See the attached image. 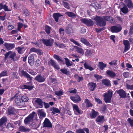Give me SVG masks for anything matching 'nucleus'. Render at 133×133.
<instances>
[{
	"mask_svg": "<svg viewBox=\"0 0 133 133\" xmlns=\"http://www.w3.org/2000/svg\"><path fill=\"white\" fill-rule=\"evenodd\" d=\"M4 59H7L9 58L12 61L15 62L19 60L20 58V55L16 54V53L14 51H10L7 52L4 54Z\"/></svg>",
	"mask_w": 133,
	"mask_h": 133,
	"instance_id": "nucleus-3",
	"label": "nucleus"
},
{
	"mask_svg": "<svg viewBox=\"0 0 133 133\" xmlns=\"http://www.w3.org/2000/svg\"><path fill=\"white\" fill-rule=\"evenodd\" d=\"M3 9L5 11H11L8 9V7L6 4H4L3 3H0V10Z\"/></svg>",
	"mask_w": 133,
	"mask_h": 133,
	"instance_id": "nucleus-26",
	"label": "nucleus"
},
{
	"mask_svg": "<svg viewBox=\"0 0 133 133\" xmlns=\"http://www.w3.org/2000/svg\"><path fill=\"white\" fill-rule=\"evenodd\" d=\"M81 22L86 24L88 26H91L94 25V23L91 19H87L83 18L81 20Z\"/></svg>",
	"mask_w": 133,
	"mask_h": 133,
	"instance_id": "nucleus-8",
	"label": "nucleus"
},
{
	"mask_svg": "<svg viewBox=\"0 0 133 133\" xmlns=\"http://www.w3.org/2000/svg\"><path fill=\"white\" fill-rule=\"evenodd\" d=\"M107 74L111 78L115 77L116 76V74L112 71L110 70H108L106 71Z\"/></svg>",
	"mask_w": 133,
	"mask_h": 133,
	"instance_id": "nucleus-24",
	"label": "nucleus"
},
{
	"mask_svg": "<svg viewBox=\"0 0 133 133\" xmlns=\"http://www.w3.org/2000/svg\"><path fill=\"white\" fill-rule=\"evenodd\" d=\"M23 14L25 16L29 15L30 12L29 11L26 9H25L23 10Z\"/></svg>",
	"mask_w": 133,
	"mask_h": 133,
	"instance_id": "nucleus-48",
	"label": "nucleus"
},
{
	"mask_svg": "<svg viewBox=\"0 0 133 133\" xmlns=\"http://www.w3.org/2000/svg\"><path fill=\"white\" fill-rule=\"evenodd\" d=\"M76 133H85L83 130L82 129H79L76 131Z\"/></svg>",
	"mask_w": 133,
	"mask_h": 133,
	"instance_id": "nucleus-62",
	"label": "nucleus"
},
{
	"mask_svg": "<svg viewBox=\"0 0 133 133\" xmlns=\"http://www.w3.org/2000/svg\"><path fill=\"white\" fill-rule=\"evenodd\" d=\"M94 19L97 23V25L100 26H104L106 25V21L112 23L115 22L114 19L112 17L108 16H106L101 17L96 16Z\"/></svg>",
	"mask_w": 133,
	"mask_h": 133,
	"instance_id": "nucleus-2",
	"label": "nucleus"
},
{
	"mask_svg": "<svg viewBox=\"0 0 133 133\" xmlns=\"http://www.w3.org/2000/svg\"><path fill=\"white\" fill-rule=\"evenodd\" d=\"M38 112L40 116L39 118H41L42 117H45L46 114L44 112L42 111L41 110H39L38 111Z\"/></svg>",
	"mask_w": 133,
	"mask_h": 133,
	"instance_id": "nucleus-40",
	"label": "nucleus"
},
{
	"mask_svg": "<svg viewBox=\"0 0 133 133\" xmlns=\"http://www.w3.org/2000/svg\"><path fill=\"white\" fill-rule=\"evenodd\" d=\"M62 16L60 13L58 12L55 13L53 15V17L56 22H58L59 17Z\"/></svg>",
	"mask_w": 133,
	"mask_h": 133,
	"instance_id": "nucleus-25",
	"label": "nucleus"
},
{
	"mask_svg": "<svg viewBox=\"0 0 133 133\" xmlns=\"http://www.w3.org/2000/svg\"><path fill=\"white\" fill-rule=\"evenodd\" d=\"M107 64L103 63V62H99L98 63V67L102 70H103L104 68L107 66Z\"/></svg>",
	"mask_w": 133,
	"mask_h": 133,
	"instance_id": "nucleus-31",
	"label": "nucleus"
},
{
	"mask_svg": "<svg viewBox=\"0 0 133 133\" xmlns=\"http://www.w3.org/2000/svg\"><path fill=\"white\" fill-rule=\"evenodd\" d=\"M123 43L124 45V52L128 51L130 48V43L127 40L123 41Z\"/></svg>",
	"mask_w": 133,
	"mask_h": 133,
	"instance_id": "nucleus-14",
	"label": "nucleus"
},
{
	"mask_svg": "<svg viewBox=\"0 0 133 133\" xmlns=\"http://www.w3.org/2000/svg\"><path fill=\"white\" fill-rule=\"evenodd\" d=\"M46 77L45 76H42L41 74L37 75L34 78V80L39 83H42L45 82Z\"/></svg>",
	"mask_w": 133,
	"mask_h": 133,
	"instance_id": "nucleus-7",
	"label": "nucleus"
},
{
	"mask_svg": "<svg viewBox=\"0 0 133 133\" xmlns=\"http://www.w3.org/2000/svg\"><path fill=\"white\" fill-rule=\"evenodd\" d=\"M4 46L6 49L7 50L9 51L14 49L15 46L14 44L8 43H5L4 44Z\"/></svg>",
	"mask_w": 133,
	"mask_h": 133,
	"instance_id": "nucleus-17",
	"label": "nucleus"
},
{
	"mask_svg": "<svg viewBox=\"0 0 133 133\" xmlns=\"http://www.w3.org/2000/svg\"><path fill=\"white\" fill-rule=\"evenodd\" d=\"M60 112V110L58 108H55L54 107L52 108V113L53 115H55V113H58Z\"/></svg>",
	"mask_w": 133,
	"mask_h": 133,
	"instance_id": "nucleus-44",
	"label": "nucleus"
},
{
	"mask_svg": "<svg viewBox=\"0 0 133 133\" xmlns=\"http://www.w3.org/2000/svg\"><path fill=\"white\" fill-rule=\"evenodd\" d=\"M117 64V60H114L109 63V64L112 65H116Z\"/></svg>",
	"mask_w": 133,
	"mask_h": 133,
	"instance_id": "nucleus-56",
	"label": "nucleus"
},
{
	"mask_svg": "<svg viewBox=\"0 0 133 133\" xmlns=\"http://www.w3.org/2000/svg\"><path fill=\"white\" fill-rule=\"evenodd\" d=\"M84 102L86 104V106L88 107H92V104L90 103V101L87 99H85Z\"/></svg>",
	"mask_w": 133,
	"mask_h": 133,
	"instance_id": "nucleus-35",
	"label": "nucleus"
},
{
	"mask_svg": "<svg viewBox=\"0 0 133 133\" xmlns=\"http://www.w3.org/2000/svg\"><path fill=\"white\" fill-rule=\"evenodd\" d=\"M124 2L129 8H133V4L131 0H125Z\"/></svg>",
	"mask_w": 133,
	"mask_h": 133,
	"instance_id": "nucleus-29",
	"label": "nucleus"
},
{
	"mask_svg": "<svg viewBox=\"0 0 133 133\" xmlns=\"http://www.w3.org/2000/svg\"><path fill=\"white\" fill-rule=\"evenodd\" d=\"M73 110L77 115H81L83 113V111L79 109L78 106L76 105H74L73 106Z\"/></svg>",
	"mask_w": 133,
	"mask_h": 133,
	"instance_id": "nucleus-19",
	"label": "nucleus"
},
{
	"mask_svg": "<svg viewBox=\"0 0 133 133\" xmlns=\"http://www.w3.org/2000/svg\"><path fill=\"white\" fill-rule=\"evenodd\" d=\"M41 62L39 59H37L35 62L36 65L37 66H39Z\"/></svg>",
	"mask_w": 133,
	"mask_h": 133,
	"instance_id": "nucleus-63",
	"label": "nucleus"
},
{
	"mask_svg": "<svg viewBox=\"0 0 133 133\" xmlns=\"http://www.w3.org/2000/svg\"><path fill=\"white\" fill-rule=\"evenodd\" d=\"M7 76V71L5 70H4L0 74V77L3 76Z\"/></svg>",
	"mask_w": 133,
	"mask_h": 133,
	"instance_id": "nucleus-47",
	"label": "nucleus"
},
{
	"mask_svg": "<svg viewBox=\"0 0 133 133\" xmlns=\"http://www.w3.org/2000/svg\"><path fill=\"white\" fill-rule=\"evenodd\" d=\"M65 64L68 67L72 65V64L70 62L68 58H65Z\"/></svg>",
	"mask_w": 133,
	"mask_h": 133,
	"instance_id": "nucleus-41",
	"label": "nucleus"
},
{
	"mask_svg": "<svg viewBox=\"0 0 133 133\" xmlns=\"http://www.w3.org/2000/svg\"><path fill=\"white\" fill-rule=\"evenodd\" d=\"M34 55L32 54H31L28 57V63L31 66L33 65L34 63Z\"/></svg>",
	"mask_w": 133,
	"mask_h": 133,
	"instance_id": "nucleus-23",
	"label": "nucleus"
},
{
	"mask_svg": "<svg viewBox=\"0 0 133 133\" xmlns=\"http://www.w3.org/2000/svg\"><path fill=\"white\" fill-rule=\"evenodd\" d=\"M36 114V112L34 111H33L28 117L25 118L24 121V123L25 124H29L30 122L33 121L34 116Z\"/></svg>",
	"mask_w": 133,
	"mask_h": 133,
	"instance_id": "nucleus-5",
	"label": "nucleus"
},
{
	"mask_svg": "<svg viewBox=\"0 0 133 133\" xmlns=\"http://www.w3.org/2000/svg\"><path fill=\"white\" fill-rule=\"evenodd\" d=\"M23 24L21 23H18V30L20 31H21V28H22Z\"/></svg>",
	"mask_w": 133,
	"mask_h": 133,
	"instance_id": "nucleus-59",
	"label": "nucleus"
},
{
	"mask_svg": "<svg viewBox=\"0 0 133 133\" xmlns=\"http://www.w3.org/2000/svg\"><path fill=\"white\" fill-rule=\"evenodd\" d=\"M55 93L56 95L58 96H61L63 95V92L61 90H60L59 91H55Z\"/></svg>",
	"mask_w": 133,
	"mask_h": 133,
	"instance_id": "nucleus-52",
	"label": "nucleus"
},
{
	"mask_svg": "<svg viewBox=\"0 0 133 133\" xmlns=\"http://www.w3.org/2000/svg\"><path fill=\"white\" fill-rule=\"evenodd\" d=\"M60 71L66 75H68L69 74V71H68L66 69H61Z\"/></svg>",
	"mask_w": 133,
	"mask_h": 133,
	"instance_id": "nucleus-57",
	"label": "nucleus"
},
{
	"mask_svg": "<svg viewBox=\"0 0 133 133\" xmlns=\"http://www.w3.org/2000/svg\"><path fill=\"white\" fill-rule=\"evenodd\" d=\"M15 103L19 106L23 107L24 106L23 102L22 101L21 97L18 96L15 98Z\"/></svg>",
	"mask_w": 133,
	"mask_h": 133,
	"instance_id": "nucleus-12",
	"label": "nucleus"
},
{
	"mask_svg": "<svg viewBox=\"0 0 133 133\" xmlns=\"http://www.w3.org/2000/svg\"><path fill=\"white\" fill-rule=\"evenodd\" d=\"M55 44L58 47L60 48H63L65 47L63 43H61L59 44H58L56 42H55Z\"/></svg>",
	"mask_w": 133,
	"mask_h": 133,
	"instance_id": "nucleus-49",
	"label": "nucleus"
},
{
	"mask_svg": "<svg viewBox=\"0 0 133 133\" xmlns=\"http://www.w3.org/2000/svg\"><path fill=\"white\" fill-rule=\"evenodd\" d=\"M95 101L99 104H102V102L101 101L99 98H96L95 99Z\"/></svg>",
	"mask_w": 133,
	"mask_h": 133,
	"instance_id": "nucleus-64",
	"label": "nucleus"
},
{
	"mask_svg": "<svg viewBox=\"0 0 133 133\" xmlns=\"http://www.w3.org/2000/svg\"><path fill=\"white\" fill-rule=\"evenodd\" d=\"M129 75V73L127 72H125L123 74V76L125 78L128 77Z\"/></svg>",
	"mask_w": 133,
	"mask_h": 133,
	"instance_id": "nucleus-61",
	"label": "nucleus"
},
{
	"mask_svg": "<svg viewBox=\"0 0 133 133\" xmlns=\"http://www.w3.org/2000/svg\"><path fill=\"white\" fill-rule=\"evenodd\" d=\"M99 115L98 111H96L94 109H92L90 114V117L92 119L95 118Z\"/></svg>",
	"mask_w": 133,
	"mask_h": 133,
	"instance_id": "nucleus-20",
	"label": "nucleus"
},
{
	"mask_svg": "<svg viewBox=\"0 0 133 133\" xmlns=\"http://www.w3.org/2000/svg\"><path fill=\"white\" fill-rule=\"evenodd\" d=\"M117 93L119 94L121 98H125L126 97V94L125 91L123 89H120L117 91Z\"/></svg>",
	"mask_w": 133,
	"mask_h": 133,
	"instance_id": "nucleus-21",
	"label": "nucleus"
},
{
	"mask_svg": "<svg viewBox=\"0 0 133 133\" xmlns=\"http://www.w3.org/2000/svg\"><path fill=\"white\" fill-rule=\"evenodd\" d=\"M130 29L129 32V36H130L133 34V23H131L129 26Z\"/></svg>",
	"mask_w": 133,
	"mask_h": 133,
	"instance_id": "nucleus-34",
	"label": "nucleus"
},
{
	"mask_svg": "<svg viewBox=\"0 0 133 133\" xmlns=\"http://www.w3.org/2000/svg\"><path fill=\"white\" fill-rule=\"evenodd\" d=\"M127 121L129 123L131 127H133V119L132 120L130 118H129L127 119Z\"/></svg>",
	"mask_w": 133,
	"mask_h": 133,
	"instance_id": "nucleus-58",
	"label": "nucleus"
},
{
	"mask_svg": "<svg viewBox=\"0 0 133 133\" xmlns=\"http://www.w3.org/2000/svg\"><path fill=\"white\" fill-rule=\"evenodd\" d=\"M96 84L94 82H89L88 84L89 89L91 91H94L96 89Z\"/></svg>",
	"mask_w": 133,
	"mask_h": 133,
	"instance_id": "nucleus-15",
	"label": "nucleus"
},
{
	"mask_svg": "<svg viewBox=\"0 0 133 133\" xmlns=\"http://www.w3.org/2000/svg\"><path fill=\"white\" fill-rule=\"evenodd\" d=\"M70 40L73 43L77 45L80 46H81L80 44L78 43L76 41H75L74 39L73 38H71L70 39Z\"/></svg>",
	"mask_w": 133,
	"mask_h": 133,
	"instance_id": "nucleus-55",
	"label": "nucleus"
},
{
	"mask_svg": "<svg viewBox=\"0 0 133 133\" xmlns=\"http://www.w3.org/2000/svg\"><path fill=\"white\" fill-rule=\"evenodd\" d=\"M16 112V109L13 107L10 106L8 109L7 114L9 115H14Z\"/></svg>",
	"mask_w": 133,
	"mask_h": 133,
	"instance_id": "nucleus-13",
	"label": "nucleus"
},
{
	"mask_svg": "<svg viewBox=\"0 0 133 133\" xmlns=\"http://www.w3.org/2000/svg\"><path fill=\"white\" fill-rule=\"evenodd\" d=\"M62 3L66 9H70V6L69 4L67 2L63 1Z\"/></svg>",
	"mask_w": 133,
	"mask_h": 133,
	"instance_id": "nucleus-46",
	"label": "nucleus"
},
{
	"mask_svg": "<svg viewBox=\"0 0 133 133\" xmlns=\"http://www.w3.org/2000/svg\"><path fill=\"white\" fill-rule=\"evenodd\" d=\"M80 41L82 43L87 46L90 47L92 46L91 45L89 42L85 38L82 37L80 39Z\"/></svg>",
	"mask_w": 133,
	"mask_h": 133,
	"instance_id": "nucleus-22",
	"label": "nucleus"
},
{
	"mask_svg": "<svg viewBox=\"0 0 133 133\" xmlns=\"http://www.w3.org/2000/svg\"><path fill=\"white\" fill-rule=\"evenodd\" d=\"M21 98L22 100V101L23 102V105H24L25 102H26L29 100V98L26 96H23L21 97Z\"/></svg>",
	"mask_w": 133,
	"mask_h": 133,
	"instance_id": "nucleus-37",
	"label": "nucleus"
},
{
	"mask_svg": "<svg viewBox=\"0 0 133 133\" xmlns=\"http://www.w3.org/2000/svg\"><path fill=\"white\" fill-rule=\"evenodd\" d=\"M14 125L13 124L9 123L7 124L6 128L7 129L9 130H11V129L14 128Z\"/></svg>",
	"mask_w": 133,
	"mask_h": 133,
	"instance_id": "nucleus-42",
	"label": "nucleus"
},
{
	"mask_svg": "<svg viewBox=\"0 0 133 133\" xmlns=\"http://www.w3.org/2000/svg\"><path fill=\"white\" fill-rule=\"evenodd\" d=\"M94 76L97 81L101 79L102 78V76H99L97 74H94Z\"/></svg>",
	"mask_w": 133,
	"mask_h": 133,
	"instance_id": "nucleus-53",
	"label": "nucleus"
},
{
	"mask_svg": "<svg viewBox=\"0 0 133 133\" xmlns=\"http://www.w3.org/2000/svg\"><path fill=\"white\" fill-rule=\"evenodd\" d=\"M121 10L123 13L124 14L127 13L129 11L128 9L126 6L121 8Z\"/></svg>",
	"mask_w": 133,
	"mask_h": 133,
	"instance_id": "nucleus-36",
	"label": "nucleus"
},
{
	"mask_svg": "<svg viewBox=\"0 0 133 133\" xmlns=\"http://www.w3.org/2000/svg\"><path fill=\"white\" fill-rule=\"evenodd\" d=\"M76 48L77 49V51L78 52L81 54H83L84 51L81 48H79L77 46H76Z\"/></svg>",
	"mask_w": 133,
	"mask_h": 133,
	"instance_id": "nucleus-45",
	"label": "nucleus"
},
{
	"mask_svg": "<svg viewBox=\"0 0 133 133\" xmlns=\"http://www.w3.org/2000/svg\"><path fill=\"white\" fill-rule=\"evenodd\" d=\"M65 30L66 34H70L71 33V31H72L73 29L71 27L68 26L66 27Z\"/></svg>",
	"mask_w": 133,
	"mask_h": 133,
	"instance_id": "nucleus-39",
	"label": "nucleus"
},
{
	"mask_svg": "<svg viewBox=\"0 0 133 133\" xmlns=\"http://www.w3.org/2000/svg\"><path fill=\"white\" fill-rule=\"evenodd\" d=\"M92 54V52L91 50L87 49L86 50L85 53V55L86 56H91Z\"/></svg>",
	"mask_w": 133,
	"mask_h": 133,
	"instance_id": "nucleus-43",
	"label": "nucleus"
},
{
	"mask_svg": "<svg viewBox=\"0 0 133 133\" xmlns=\"http://www.w3.org/2000/svg\"><path fill=\"white\" fill-rule=\"evenodd\" d=\"M35 102L39 105V108H42L43 107V102L42 100L40 98H37L35 101Z\"/></svg>",
	"mask_w": 133,
	"mask_h": 133,
	"instance_id": "nucleus-27",
	"label": "nucleus"
},
{
	"mask_svg": "<svg viewBox=\"0 0 133 133\" xmlns=\"http://www.w3.org/2000/svg\"><path fill=\"white\" fill-rule=\"evenodd\" d=\"M95 121L96 122L103 123L105 121L104 117L103 116H98L96 118Z\"/></svg>",
	"mask_w": 133,
	"mask_h": 133,
	"instance_id": "nucleus-28",
	"label": "nucleus"
},
{
	"mask_svg": "<svg viewBox=\"0 0 133 133\" xmlns=\"http://www.w3.org/2000/svg\"><path fill=\"white\" fill-rule=\"evenodd\" d=\"M45 31L48 34H49L50 33V29L51 27L49 26L46 25L45 26Z\"/></svg>",
	"mask_w": 133,
	"mask_h": 133,
	"instance_id": "nucleus-38",
	"label": "nucleus"
},
{
	"mask_svg": "<svg viewBox=\"0 0 133 133\" xmlns=\"http://www.w3.org/2000/svg\"><path fill=\"white\" fill-rule=\"evenodd\" d=\"M59 34L62 35H63L64 34V29L62 28H60L59 29Z\"/></svg>",
	"mask_w": 133,
	"mask_h": 133,
	"instance_id": "nucleus-54",
	"label": "nucleus"
},
{
	"mask_svg": "<svg viewBox=\"0 0 133 133\" xmlns=\"http://www.w3.org/2000/svg\"><path fill=\"white\" fill-rule=\"evenodd\" d=\"M53 57L55 59H56L58 61H59L61 62L63 61V60L59 56L57 55L54 54L53 56Z\"/></svg>",
	"mask_w": 133,
	"mask_h": 133,
	"instance_id": "nucleus-51",
	"label": "nucleus"
},
{
	"mask_svg": "<svg viewBox=\"0 0 133 133\" xmlns=\"http://www.w3.org/2000/svg\"><path fill=\"white\" fill-rule=\"evenodd\" d=\"M66 14L69 17H74L76 16L75 14L72 12H68Z\"/></svg>",
	"mask_w": 133,
	"mask_h": 133,
	"instance_id": "nucleus-50",
	"label": "nucleus"
},
{
	"mask_svg": "<svg viewBox=\"0 0 133 133\" xmlns=\"http://www.w3.org/2000/svg\"><path fill=\"white\" fill-rule=\"evenodd\" d=\"M18 72L19 75L21 77H24L27 78L28 81H29V82H28L26 83L27 85H22L21 87L22 89H28L29 90H31L34 88V87L32 85V77L26 71H24V70H22L20 71L19 70Z\"/></svg>",
	"mask_w": 133,
	"mask_h": 133,
	"instance_id": "nucleus-1",
	"label": "nucleus"
},
{
	"mask_svg": "<svg viewBox=\"0 0 133 133\" xmlns=\"http://www.w3.org/2000/svg\"><path fill=\"white\" fill-rule=\"evenodd\" d=\"M84 66L85 68L87 69H89L90 71H92L94 70L93 68L90 66L86 62L84 63Z\"/></svg>",
	"mask_w": 133,
	"mask_h": 133,
	"instance_id": "nucleus-33",
	"label": "nucleus"
},
{
	"mask_svg": "<svg viewBox=\"0 0 133 133\" xmlns=\"http://www.w3.org/2000/svg\"><path fill=\"white\" fill-rule=\"evenodd\" d=\"M7 121V119L5 116H3L0 119V131H4V127L3 125Z\"/></svg>",
	"mask_w": 133,
	"mask_h": 133,
	"instance_id": "nucleus-10",
	"label": "nucleus"
},
{
	"mask_svg": "<svg viewBox=\"0 0 133 133\" xmlns=\"http://www.w3.org/2000/svg\"><path fill=\"white\" fill-rule=\"evenodd\" d=\"M23 49V48H21L19 47H18V50H17V51L19 54H22L23 53V52L22 51V50Z\"/></svg>",
	"mask_w": 133,
	"mask_h": 133,
	"instance_id": "nucleus-60",
	"label": "nucleus"
},
{
	"mask_svg": "<svg viewBox=\"0 0 133 133\" xmlns=\"http://www.w3.org/2000/svg\"><path fill=\"white\" fill-rule=\"evenodd\" d=\"M30 129L27 128H25L24 126H20L19 128V130L22 132H29Z\"/></svg>",
	"mask_w": 133,
	"mask_h": 133,
	"instance_id": "nucleus-30",
	"label": "nucleus"
},
{
	"mask_svg": "<svg viewBox=\"0 0 133 133\" xmlns=\"http://www.w3.org/2000/svg\"><path fill=\"white\" fill-rule=\"evenodd\" d=\"M41 40L42 41L43 43L47 46H51L54 42V40L52 39H45L43 38L41 39Z\"/></svg>",
	"mask_w": 133,
	"mask_h": 133,
	"instance_id": "nucleus-9",
	"label": "nucleus"
},
{
	"mask_svg": "<svg viewBox=\"0 0 133 133\" xmlns=\"http://www.w3.org/2000/svg\"><path fill=\"white\" fill-rule=\"evenodd\" d=\"M43 127L52 128V125L50 120L47 118H45L43 123Z\"/></svg>",
	"mask_w": 133,
	"mask_h": 133,
	"instance_id": "nucleus-11",
	"label": "nucleus"
},
{
	"mask_svg": "<svg viewBox=\"0 0 133 133\" xmlns=\"http://www.w3.org/2000/svg\"><path fill=\"white\" fill-rule=\"evenodd\" d=\"M48 64L49 65H51L55 69L57 70L60 69L59 66L57 65L56 62L54 60L52 59H51L48 62Z\"/></svg>",
	"mask_w": 133,
	"mask_h": 133,
	"instance_id": "nucleus-16",
	"label": "nucleus"
},
{
	"mask_svg": "<svg viewBox=\"0 0 133 133\" xmlns=\"http://www.w3.org/2000/svg\"><path fill=\"white\" fill-rule=\"evenodd\" d=\"M70 99L75 103H78L79 102L81 101L80 97L78 95H76L75 96H71Z\"/></svg>",
	"mask_w": 133,
	"mask_h": 133,
	"instance_id": "nucleus-18",
	"label": "nucleus"
},
{
	"mask_svg": "<svg viewBox=\"0 0 133 133\" xmlns=\"http://www.w3.org/2000/svg\"><path fill=\"white\" fill-rule=\"evenodd\" d=\"M112 93V91L108 90L107 93H105L104 94V100L106 103H110Z\"/></svg>",
	"mask_w": 133,
	"mask_h": 133,
	"instance_id": "nucleus-4",
	"label": "nucleus"
},
{
	"mask_svg": "<svg viewBox=\"0 0 133 133\" xmlns=\"http://www.w3.org/2000/svg\"><path fill=\"white\" fill-rule=\"evenodd\" d=\"M102 83L106 86H110L111 84L110 81L108 79H104L102 81Z\"/></svg>",
	"mask_w": 133,
	"mask_h": 133,
	"instance_id": "nucleus-32",
	"label": "nucleus"
},
{
	"mask_svg": "<svg viewBox=\"0 0 133 133\" xmlns=\"http://www.w3.org/2000/svg\"><path fill=\"white\" fill-rule=\"evenodd\" d=\"M110 31L112 33H118L122 29V27L120 24L112 26L110 28Z\"/></svg>",
	"mask_w": 133,
	"mask_h": 133,
	"instance_id": "nucleus-6",
	"label": "nucleus"
}]
</instances>
